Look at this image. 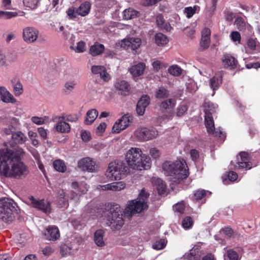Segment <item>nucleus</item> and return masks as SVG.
<instances>
[{
    "mask_svg": "<svg viewBox=\"0 0 260 260\" xmlns=\"http://www.w3.org/2000/svg\"><path fill=\"white\" fill-rule=\"evenodd\" d=\"M25 152L21 147L0 149V176L17 180L29 174L28 167L22 161Z\"/></svg>",
    "mask_w": 260,
    "mask_h": 260,
    "instance_id": "1",
    "label": "nucleus"
},
{
    "mask_svg": "<svg viewBox=\"0 0 260 260\" xmlns=\"http://www.w3.org/2000/svg\"><path fill=\"white\" fill-rule=\"evenodd\" d=\"M148 197L149 194L142 189L137 199L128 202L124 211L118 205H113L107 213V224L113 230L120 229L124 224L123 213L128 216H131L147 209Z\"/></svg>",
    "mask_w": 260,
    "mask_h": 260,
    "instance_id": "2",
    "label": "nucleus"
},
{
    "mask_svg": "<svg viewBox=\"0 0 260 260\" xmlns=\"http://www.w3.org/2000/svg\"><path fill=\"white\" fill-rule=\"evenodd\" d=\"M162 169L166 175L170 176L173 184L182 183L189 175L188 169L185 161L180 158L174 162L166 161L162 164Z\"/></svg>",
    "mask_w": 260,
    "mask_h": 260,
    "instance_id": "3",
    "label": "nucleus"
},
{
    "mask_svg": "<svg viewBox=\"0 0 260 260\" xmlns=\"http://www.w3.org/2000/svg\"><path fill=\"white\" fill-rule=\"evenodd\" d=\"M125 160L128 168L134 170H147L151 167L150 158L144 154L139 148L132 147L129 149L126 153Z\"/></svg>",
    "mask_w": 260,
    "mask_h": 260,
    "instance_id": "4",
    "label": "nucleus"
},
{
    "mask_svg": "<svg viewBox=\"0 0 260 260\" xmlns=\"http://www.w3.org/2000/svg\"><path fill=\"white\" fill-rule=\"evenodd\" d=\"M17 204L12 199L3 198L0 199V219L6 223L12 222L15 216L14 213H18Z\"/></svg>",
    "mask_w": 260,
    "mask_h": 260,
    "instance_id": "5",
    "label": "nucleus"
},
{
    "mask_svg": "<svg viewBox=\"0 0 260 260\" xmlns=\"http://www.w3.org/2000/svg\"><path fill=\"white\" fill-rule=\"evenodd\" d=\"M129 172V168L121 161H114L109 164L105 175L111 180H120L122 176Z\"/></svg>",
    "mask_w": 260,
    "mask_h": 260,
    "instance_id": "6",
    "label": "nucleus"
},
{
    "mask_svg": "<svg viewBox=\"0 0 260 260\" xmlns=\"http://www.w3.org/2000/svg\"><path fill=\"white\" fill-rule=\"evenodd\" d=\"M235 169L250 170L253 167L249 154L245 151L240 152L236 157V165H234Z\"/></svg>",
    "mask_w": 260,
    "mask_h": 260,
    "instance_id": "7",
    "label": "nucleus"
},
{
    "mask_svg": "<svg viewBox=\"0 0 260 260\" xmlns=\"http://www.w3.org/2000/svg\"><path fill=\"white\" fill-rule=\"evenodd\" d=\"M205 112V124L206 128L209 129L210 125H213L212 114L215 113L217 106L213 103L206 102L204 105Z\"/></svg>",
    "mask_w": 260,
    "mask_h": 260,
    "instance_id": "8",
    "label": "nucleus"
},
{
    "mask_svg": "<svg viewBox=\"0 0 260 260\" xmlns=\"http://www.w3.org/2000/svg\"><path fill=\"white\" fill-rule=\"evenodd\" d=\"M135 135L139 141H145L156 138L158 135V132L154 128L149 129L141 127L135 131Z\"/></svg>",
    "mask_w": 260,
    "mask_h": 260,
    "instance_id": "9",
    "label": "nucleus"
},
{
    "mask_svg": "<svg viewBox=\"0 0 260 260\" xmlns=\"http://www.w3.org/2000/svg\"><path fill=\"white\" fill-rule=\"evenodd\" d=\"M39 34V30L34 27L27 26L22 30V38L27 44L35 42L38 38Z\"/></svg>",
    "mask_w": 260,
    "mask_h": 260,
    "instance_id": "10",
    "label": "nucleus"
},
{
    "mask_svg": "<svg viewBox=\"0 0 260 260\" xmlns=\"http://www.w3.org/2000/svg\"><path fill=\"white\" fill-rule=\"evenodd\" d=\"M28 200L31 206L44 213L49 214L51 212L50 203L45 200H37L34 197L29 196Z\"/></svg>",
    "mask_w": 260,
    "mask_h": 260,
    "instance_id": "11",
    "label": "nucleus"
},
{
    "mask_svg": "<svg viewBox=\"0 0 260 260\" xmlns=\"http://www.w3.org/2000/svg\"><path fill=\"white\" fill-rule=\"evenodd\" d=\"M78 167L83 171L95 172L98 171L96 162L90 157H84L79 160Z\"/></svg>",
    "mask_w": 260,
    "mask_h": 260,
    "instance_id": "12",
    "label": "nucleus"
},
{
    "mask_svg": "<svg viewBox=\"0 0 260 260\" xmlns=\"http://www.w3.org/2000/svg\"><path fill=\"white\" fill-rule=\"evenodd\" d=\"M119 45L125 49L135 50L140 47L141 40L138 38L125 39L119 42Z\"/></svg>",
    "mask_w": 260,
    "mask_h": 260,
    "instance_id": "13",
    "label": "nucleus"
},
{
    "mask_svg": "<svg viewBox=\"0 0 260 260\" xmlns=\"http://www.w3.org/2000/svg\"><path fill=\"white\" fill-rule=\"evenodd\" d=\"M176 105V102L175 99H168L162 102L160 105V109L163 112H168L169 115L166 118H170L172 116L173 110Z\"/></svg>",
    "mask_w": 260,
    "mask_h": 260,
    "instance_id": "14",
    "label": "nucleus"
},
{
    "mask_svg": "<svg viewBox=\"0 0 260 260\" xmlns=\"http://www.w3.org/2000/svg\"><path fill=\"white\" fill-rule=\"evenodd\" d=\"M54 120L56 122L55 128L57 132L66 133L70 131V126L65 121L63 116L56 117Z\"/></svg>",
    "mask_w": 260,
    "mask_h": 260,
    "instance_id": "15",
    "label": "nucleus"
},
{
    "mask_svg": "<svg viewBox=\"0 0 260 260\" xmlns=\"http://www.w3.org/2000/svg\"><path fill=\"white\" fill-rule=\"evenodd\" d=\"M45 236L48 240L55 241L60 237L59 231L56 226H49L45 231Z\"/></svg>",
    "mask_w": 260,
    "mask_h": 260,
    "instance_id": "16",
    "label": "nucleus"
},
{
    "mask_svg": "<svg viewBox=\"0 0 260 260\" xmlns=\"http://www.w3.org/2000/svg\"><path fill=\"white\" fill-rule=\"evenodd\" d=\"M210 36L211 30L209 28L205 27L202 30L200 46L203 49H206L209 46Z\"/></svg>",
    "mask_w": 260,
    "mask_h": 260,
    "instance_id": "17",
    "label": "nucleus"
},
{
    "mask_svg": "<svg viewBox=\"0 0 260 260\" xmlns=\"http://www.w3.org/2000/svg\"><path fill=\"white\" fill-rule=\"evenodd\" d=\"M0 96L1 100L4 103L14 104L16 102L13 95L4 86L0 87Z\"/></svg>",
    "mask_w": 260,
    "mask_h": 260,
    "instance_id": "18",
    "label": "nucleus"
},
{
    "mask_svg": "<svg viewBox=\"0 0 260 260\" xmlns=\"http://www.w3.org/2000/svg\"><path fill=\"white\" fill-rule=\"evenodd\" d=\"M91 70L93 74L99 75L104 81H108L110 79V76L107 72L105 66H92Z\"/></svg>",
    "mask_w": 260,
    "mask_h": 260,
    "instance_id": "19",
    "label": "nucleus"
},
{
    "mask_svg": "<svg viewBox=\"0 0 260 260\" xmlns=\"http://www.w3.org/2000/svg\"><path fill=\"white\" fill-rule=\"evenodd\" d=\"M203 253L198 247H193L183 255L184 260H200Z\"/></svg>",
    "mask_w": 260,
    "mask_h": 260,
    "instance_id": "20",
    "label": "nucleus"
},
{
    "mask_svg": "<svg viewBox=\"0 0 260 260\" xmlns=\"http://www.w3.org/2000/svg\"><path fill=\"white\" fill-rule=\"evenodd\" d=\"M104 235L105 232L103 230L100 229L95 232L93 240L97 246L103 247L105 245V242L104 240Z\"/></svg>",
    "mask_w": 260,
    "mask_h": 260,
    "instance_id": "21",
    "label": "nucleus"
},
{
    "mask_svg": "<svg viewBox=\"0 0 260 260\" xmlns=\"http://www.w3.org/2000/svg\"><path fill=\"white\" fill-rule=\"evenodd\" d=\"M115 88L121 92H128L131 89L129 83L123 80L117 79L114 83Z\"/></svg>",
    "mask_w": 260,
    "mask_h": 260,
    "instance_id": "22",
    "label": "nucleus"
},
{
    "mask_svg": "<svg viewBox=\"0 0 260 260\" xmlns=\"http://www.w3.org/2000/svg\"><path fill=\"white\" fill-rule=\"evenodd\" d=\"M98 111L95 109L88 111L84 121L85 124L90 125L98 117Z\"/></svg>",
    "mask_w": 260,
    "mask_h": 260,
    "instance_id": "23",
    "label": "nucleus"
},
{
    "mask_svg": "<svg viewBox=\"0 0 260 260\" xmlns=\"http://www.w3.org/2000/svg\"><path fill=\"white\" fill-rule=\"evenodd\" d=\"M222 83V75L221 73H217L210 79V87L213 90H216L219 88Z\"/></svg>",
    "mask_w": 260,
    "mask_h": 260,
    "instance_id": "24",
    "label": "nucleus"
},
{
    "mask_svg": "<svg viewBox=\"0 0 260 260\" xmlns=\"http://www.w3.org/2000/svg\"><path fill=\"white\" fill-rule=\"evenodd\" d=\"M91 5L89 2H85L81 4L77 8V12L78 15L81 16L87 15L90 12Z\"/></svg>",
    "mask_w": 260,
    "mask_h": 260,
    "instance_id": "25",
    "label": "nucleus"
},
{
    "mask_svg": "<svg viewBox=\"0 0 260 260\" xmlns=\"http://www.w3.org/2000/svg\"><path fill=\"white\" fill-rule=\"evenodd\" d=\"M12 140L15 144H22L26 141V137L25 135L20 131L12 134Z\"/></svg>",
    "mask_w": 260,
    "mask_h": 260,
    "instance_id": "26",
    "label": "nucleus"
},
{
    "mask_svg": "<svg viewBox=\"0 0 260 260\" xmlns=\"http://www.w3.org/2000/svg\"><path fill=\"white\" fill-rule=\"evenodd\" d=\"M104 50L103 45L96 43L91 46L89 52L92 56H96L101 54Z\"/></svg>",
    "mask_w": 260,
    "mask_h": 260,
    "instance_id": "27",
    "label": "nucleus"
},
{
    "mask_svg": "<svg viewBox=\"0 0 260 260\" xmlns=\"http://www.w3.org/2000/svg\"><path fill=\"white\" fill-rule=\"evenodd\" d=\"M123 18L126 20L134 19L138 15L139 12L132 8L125 9L123 12Z\"/></svg>",
    "mask_w": 260,
    "mask_h": 260,
    "instance_id": "28",
    "label": "nucleus"
},
{
    "mask_svg": "<svg viewBox=\"0 0 260 260\" xmlns=\"http://www.w3.org/2000/svg\"><path fill=\"white\" fill-rule=\"evenodd\" d=\"M155 43L158 46H164L166 45L169 40L168 38L162 33L156 34L155 36Z\"/></svg>",
    "mask_w": 260,
    "mask_h": 260,
    "instance_id": "29",
    "label": "nucleus"
},
{
    "mask_svg": "<svg viewBox=\"0 0 260 260\" xmlns=\"http://www.w3.org/2000/svg\"><path fill=\"white\" fill-rule=\"evenodd\" d=\"M234 24L236 26L237 28L240 31L245 30L249 26V24L241 17L236 18Z\"/></svg>",
    "mask_w": 260,
    "mask_h": 260,
    "instance_id": "30",
    "label": "nucleus"
},
{
    "mask_svg": "<svg viewBox=\"0 0 260 260\" xmlns=\"http://www.w3.org/2000/svg\"><path fill=\"white\" fill-rule=\"evenodd\" d=\"M222 60V62L226 65H237L238 63L237 59L230 54L224 55Z\"/></svg>",
    "mask_w": 260,
    "mask_h": 260,
    "instance_id": "31",
    "label": "nucleus"
},
{
    "mask_svg": "<svg viewBox=\"0 0 260 260\" xmlns=\"http://www.w3.org/2000/svg\"><path fill=\"white\" fill-rule=\"evenodd\" d=\"M145 66H132L129 71L133 77H138L143 74Z\"/></svg>",
    "mask_w": 260,
    "mask_h": 260,
    "instance_id": "32",
    "label": "nucleus"
},
{
    "mask_svg": "<svg viewBox=\"0 0 260 260\" xmlns=\"http://www.w3.org/2000/svg\"><path fill=\"white\" fill-rule=\"evenodd\" d=\"M247 45L248 47L251 50H258L260 48V44L256 38L248 39Z\"/></svg>",
    "mask_w": 260,
    "mask_h": 260,
    "instance_id": "33",
    "label": "nucleus"
},
{
    "mask_svg": "<svg viewBox=\"0 0 260 260\" xmlns=\"http://www.w3.org/2000/svg\"><path fill=\"white\" fill-rule=\"evenodd\" d=\"M126 184L122 181L115 182L110 183L111 191H118L125 188Z\"/></svg>",
    "mask_w": 260,
    "mask_h": 260,
    "instance_id": "34",
    "label": "nucleus"
},
{
    "mask_svg": "<svg viewBox=\"0 0 260 260\" xmlns=\"http://www.w3.org/2000/svg\"><path fill=\"white\" fill-rule=\"evenodd\" d=\"M68 199L66 198V193L63 190H60L59 192V195L58 196V203L59 205L61 207H65L68 206Z\"/></svg>",
    "mask_w": 260,
    "mask_h": 260,
    "instance_id": "35",
    "label": "nucleus"
},
{
    "mask_svg": "<svg viewBox=\"0 0 260 260\" xmlns=\"http://www.w3.org/2000/svg\"><path fill=\"white\" fill-rule=\"evenodd\" d=\"M53 167L57 171L64 172L67 170L64 162L60 159L56 160L53 162Z\"/></svg>",
    "mask_w": 260,
    "mask_h": 260,
    "instance_id": "36",
    "label": "nucleus"
},
{
    "mask_svg": "<svg viewBox=\"0 0 260 260\" xmlns=\"http://www.w3.org/2000/svg\"><path fill=\"white\" fill-rule=\"evenodd\" d=\"M198 9H199V7L194 6L192 7H187L184 8V13L187 18H190L196 13Z\"/></svg>",
    "mask_w": 260,
    "mask_h": 260,
    "instance_id": "37",
    "label": "nucleus"
},
{
    "mask_svg": "<svg viewBox=\"0 0 260 260\" xmlns=\"http://www.w3.org/2000/svg\"><path fill=\"white\" fill-rule=\"evenodd\" d=\"M169 96V91L165 87L161 86L159 87L156 92V97L158 99H165Z\"/></svg>",
    "mask_w": 260,
    "mask_h": 260,
    "instance_id": "38",
    "label": "nucleus"
},
{
    "mask_svg": "<svg viewBox=\"0 0 260 260\" xmlns=\"http://www.w3.org/2000/svg\"><path fill=\"white\" fill-rule=\"evenodd\" d=\"M117 121L120 124L122 128L124 129L129 125L130 122V116L128 114H125L121 118L119 119Z\"/></svg>",
    "mask_w": 260,
    "mask_h": 260,
    "instance_id": "39",
    "label": "nucleus"
},
{
    "mask_svg": "<svg viewBox=\"0 0 260 260\" xmlns=\"http://www.w3.org/2000/svg\"><path fill=\"white\" fill-rule=\"evenodd\" d=\"M70 48L76 53H82L85 51L86 45L84 42L81 41L77 43L76 47L71 46Z\"/></svg>",
    "mask_w": 260,
    "mask_h": 260,
    "instance_id": "40",
    "label": "nucleus"
},
{
    "mask_svg": "<svg viewBox=\"0 0 260 260\" xmlns=\"http://www.w3.org/2000/svg\"><path fill=\"white\" fill-rule=\"evenodd\" d=\"M155 182L159 194H161L165 192L166 190V185L165 182L159 178L157 179Z\"/></svg>",
    "mask_w": 260,
    "mask_h": 260,
    "instance_id": "41",
    "label": "nucleus"
},
{
    "mask_svg": "<svg viewBox=\"0 0 260 260\" xmlns=\"http://www.w3.org/2000/svg\"><path fill=\"white\" fill-rule=\"evenodd\" d=\"M224 258L225 260H238V255L236 251L230 249L227 251Z\"/></svg>",
    "mask_w": 260,
    "mask_h": 260,
    "instance_id": "42",
    "label": "nucleus"
},
{
    "mask_svg": "<svg viewBox=\"0 0 260 260\" xmlns=\"http://www.w3.org/2000/svg\"><path fill=\"white\" fill-rule=\"evenodd\" d=\"M168 72L173 76H179L182 74V69L179 66H170Z\"/></svg>",
    "mask_w": 260,
    "mask_h": 260,
    "instance_id": "43",
    "label": "nucleus"
},
{
    "mask_svg": "<svg viewBox=\"0 0 260 260\" xmlns=\"http://www.w3.org/2000/svg\"><path fill=\"white\" fill-rule=\"evenodd\" d=\"M166 244L167 241L165 239H161L153 244L152 248L155 250H161L166 246Z\"/></svg>",
    "mask_w": 260,
    "mask_h": 260,
    "instance_id": "44",
    "label": "nucleus"
},
{
    "mask_svg": "<svg viewBox=\"0 0 260 260\" xmlns=\"http://www.w3.org/2000/svg\"><path fill=\"white\" fill-rule=\"evenodd\" d=\"M209 131H208V128H207V132L209 134H212L215 137H224V134H222V132L220 130H216L215 129L214 127V122H213V125H210L209 128Z\"/></svg>",
    "mask_w": 260,
    "mask_h": 260,
    "instance_id": "45",
    "label": "nucleus"
},
{
    "mask_svg": "<svg viewBox=\"0 0 260 260\" xmlns=\"http://www.w3.org/2000/svg\"><path fill=\"white\" fill-rule=\"evenodd\" d=\"M24 5L31 9H36L39 3V0H23Z\"/></svg>",
    "mask_w": 260,
    "mask_h": 260,
    "instance_id": "46",
    "label": "nucleus"
},
{
    "mask_svg": "<svg viewBox=\"0 0 260 260\" xmlns=\"http://www.w3.org/2000/svg\"><path fill=\"white\" fill-rule=\"evenodd\" d=\"M217 0H210V2L207 6V10L210 15H212L216 8Z\"/></svg>",
    "mask_w": 260,
    "mask_h": 260,
    "instance_id": "47",
    "label": "nucleus"
},
{
    "mask_svg": "<svg viewBox=\"0 0 260 260\" xmlns=\"http://www.w3.org/2000/svg\"><path fill=\"white\" fill-rule=\"evenodd\" d=\"M76 85L75 81H68L64 84V92L67 94L70 93L74 89Z\"/></svg>",
    "mask_w": 260,
    "mask_h": 260,
    "instance_id": "48",
    "label": "nucleus"
},
{
    "mask_svg": "<svg viewBox=\"0 0 260 260\" xmlns=\"http://www.w3.org/2000/svg\"><path fill=\"white\" fill-rule=\"evenodd\" d=\"M206 195V191L205 190H197L191 197L193 200H200Z\"/></svg>",
    "mask_w": 260,
    "mask_h": 260,
    "instance_id": "49",
    "label": "nucleus"
},
{
    "mask_svg": "<svg viewBox=\"0 0 260 260\" xmlns=\"http://www.w3.org/2000/svg\"><path fill=\"white\" fill-rule=\"evenodd\" d=\"M18 15V13L16 12H7L0 11V17L6 19H10L15 17Z\"/></svg>",
    "mask_w": 260,
    "mask_h": 260,
    "instance_id": "50",
    "label": "nucleus"
},
{
    "mask_svg": "<svg viewBox=\"0 0 260 260\" xmlns=\"http://www.w3.org/2000/svg\"><path fill=\"white\" fill-rule=\"evenodd\" d=\"M150 98L148 95H143L140 98L138 103L146 108L150 104Z\"/></svg>",
    "mask_w": 260,
    "mask_h": 260,
    "instance_id": "51",
    "label": "nucleus"
},
{
    "mask_svg": "<svg viewBox=\"0 0 260 260\" xmlns=\"http://www.w3.org/2000/svg\"><path fill=\"white\" fill-rule=\"evenodd\" d=\"M14 92L16 96H18L22 93L23 87L20 82H17L13 85Z\"/></svg>",
    "mask_w": 260,
    "mask_h": 260,
    "instance_id": "52",
    "label": "nucleus"
},
{
    "mask_svg": "<svg viewBox=\"0 0 260 260\" xmlns=\"http://www.w3.org/2000/svg\"><path fill=\"white\" fill-rule=\"evenodd\" d=\"M192 223L193 221L191 217L187 216L183 220L182 225L184 229H188L191 227Z\"/></svg>",
    "mask_w": 260,
    "mask_h": 260,
    "instance_id": "53",
    "label": "nucleus"
},
{
    "mask_svg": "<svg viewBox=\"0 0 260 260\" xmlns=\"http://www.w3.org/2000/svg\"><path fill=\"white\" fill-rule=\"evenodd\" d=\"M230 38L234 42L240 43L241 39L240 34L237 31H234L231 33Z\"/></svg>",
    "mask_w": 260,
    "mask_h": 260,
    "instance_id": "54",
    "label": "nucleus"
},
{
    "mask_svg": "<svg viewBox=\"0 0 260 260\" xmlns=\"http://www.w3.org/2000/svg\"><path fill=\"white\" fill-rule=\"evenodd\" d=\"M67 14L70 19H74L76 18L78 13L77 12V9L74 7H71L68 9L67 11Z\"/></svg>",
    "mask_w": 260,
    "mask_h": 260,
    "instance_id": "55",
    "label": "nucleus"
},
{
    "mask_svg": "<svg viewBox=\"0 0 260 260\" xmlns=\"http://www.w3.org/2000/svg\"><path fill=\"white\" fill-rule=\"evenodd\" d=\"M161 0H141L140 4L145 7H148L154 5Z\"/></svg>",
    "mask_w": 260,
    "mask_h": 260,
    "instance_id": "56",
    "label": "nucleus"
},
{
    "mask_svg": "<svg viewBox=\"0 0 260 260\" xmlns=\"http://www.w3.org/2000/svg\"><path fill=\"white\" fill-rule=\"evenodd\" d=\"M224 15L225 19L226 21L231 22L235 17L234 13L228 10H226L224 12Z\"/></svg>",
    "mask_w": 260,
    "mask_h": 260,
    "instance_id": "57",
    "label": "nucleus"
},
{
    "mask_svg": "<svg viewBox=\"0 0 260 260\" xmlns=\"http://www.w3.org/2000/svg\"><path fill=\"white\" fill-rule=\"evenodd\" d=\"M72 225L75 229L80 230L83 226V222L80 219H73L71 221Z\"/></svg>",
    "mask_w": 260,
    "mask_h": 260,
    "instance_id": "58",
    "label": "nucleus"
},
{
    "mask_svg": "<svg viewBox=\"0 0 260 260\" xmlns=\"http://www.w3.org/2000/svg\"><path fill=\"white\" fill-rule=\"evenodd\" d=\"M187 110V107L185 105H181L177 109L176 115L177 116H182Z\"/></svg>",
    "mask_w": 260,
    "mask_h": 260,
    "instance_id": "59",
    "label": "nucleus"
},
{
    "mask_svg": "<svg viewBox=\"0 0 260 260\" xmlns=\"http://www.w3.org/2000/svg\"><path fill=\"white\" fill-rule=\"evenodd\" d=\"M122 130H123L122 126H121L120 124L117 121L114 124L112 127V132L114 133H119Z\"/></svg>",
    "mask_w": 260,
    "mask_h": 260,
    "instance_id": "60",
    "label": "nucleus"
},
{
    "mask_svg": "<svg viewBox=\"0 0 260 260\" xmlns=\"http://www.w3.org/2000/svg\"><path fill=\"white\" fill-rule=\"evenodd\" d=\"M89 186L85 183L82 182L80 184L79 191L82 194H85L88 191Z\"/></svg>",
    "mask_w": 260,
    "mask_h": 260,
    "instance_id": "61",
    "label": "nucleus"
},
{
    "mask_svg": "<svg viewBox=\"0 0 260 260\" xmlns=\"http://www.w3.org/2000/svg\"><path fill=\"white\" fill-rule=\"evenodd\" d=\"M150 154L154 158H157L160 155L159 151L156 148H152L150 150Z\"/></svg>",
    "mask_w": 260,
    "mask_h": 260,
    "instance_id": "62",
    "label": "nucleus"
},
{
    "mask_svg": "<svg viewBox=\"0 0 260 260\" xmlns=\"http://www.w3.org/2000/svg\"><path fill=\"white\" fill-rule=\"evenodd\" d=\"M185 206L182 203H178L176 204L174 207V210L179 213L183 212Z\"/></svg>",
    "mask_w": 260,
    "mask_h": 260,
    "instance_id": "63",
    "label": "nucleus"
},
{
    "mask_svg": "<svg viewBox=\"0 0 260 260\" xmlns=\"http://www.w3.org/2000/svg\"><path fill=\"white\" fill-rule=\"evenodd\" d=\"M31 121L35 124L41 125L44 123V119L42 117L34 116L31 118Z\"/></svg>",
    "mask_w": 260,
    "mask_h": 260,
    "instance_id": "64",
    "label": "nucleus"
}]
</instances>
